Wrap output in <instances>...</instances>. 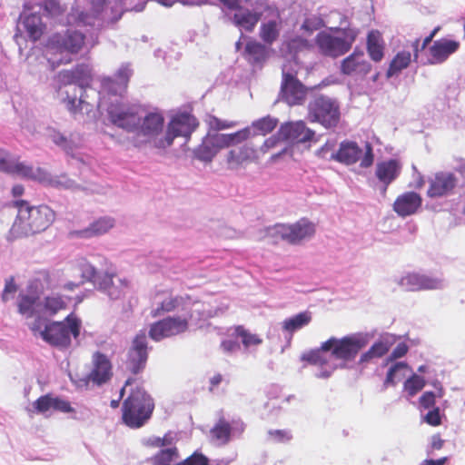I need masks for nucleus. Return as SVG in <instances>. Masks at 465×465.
<instances>
[{
	"label": "nucleus",
	"instance_id": "f704fd0d",
	"mask_svg": "<svg viewBox=\"0 0 465 465\" xmlns=\"http://www.w3.org/2000/svg\"><path fill=\"white\" fill-rule=\"evenodd\" d=\"M411 63V54L409 51L398 52L391 61L386 77L391 78L398 75L402 70L406 69Z\"/></svg>",
	"mask_w": 465,
	"mask_h": 465
},
{
	"label": "nucleus",
	"instance_id": "13d9d810",
	"mask_svg": "<svg viewBox=\"0 0 465 465\" xmlns=\"http://www.w3.org/2000/svg\"><path fill=\"white\" fill-rule=\"evenodd\" d=\"M268 434L272 440L279 443L287 442L292 438L291 431L287 430H271Z\"/></svg>",
	"mask_w": 465,
	"mask_h": 465
},
{
	"label": "nucleus",
	"instance_id": "a211bd4d",
	"mask_svg": "<svg viewBox=\"0 0 465 465\" xmlns=\"http://www.w3.org/2000/svg\"><path fill=\"white\" fill-rule=\"evenodd\" d=\"M460 46L459 41L450 40L448 38H441L433 41L432 45L429 47V59L430 64H443L448 58L456 53Z\"/></svg>",
	"mask_w": 465,
	"mask_h": 465
},
{
	"label": "nucleus",
	"instance_id": "4d7b16f0",
	"mask_svg": "<svg viewBox=\"0 0 465 465\" xmlns=\"http://www.w3.org/2000/svg\"><path fill=\"white\" fill-rule=\"evenodd\" d=\"M53 411L64 413L74 412V409L71 406L70 402L60 397H53Z\"/></svg>",
	"mask_w": 465,
	"mask_h": 465
},
{
	"label": "nucleus",
	"instance_id": "e433bc0d",
	"mask_svg": "<svg viewBox=\"0 0 465 465\" xmlns=\"http://www.w3.org/2000/svg\"><path fill=\"white\" fill-rule=\"evenodd\" d=\"M392 342L388 340H379L371 347L361 355L360 363L367 362L373 358L384 356L391 349Z\"/></svg>",
	"mask_w": 465,
	"mask_h": 465
},
{
	"label": "nucleus",
	"instance_id": "69168bd1",
	"mask_svg": "<svg viewBox=\"0 0 465 465\" xmlns=\"http://www.w3.org/2000/svg\"><path fill=\"white\" fill-rule=\"evenodd\" d=\"M336 141L335 140H328L318 151L317 155L321 158H327V154L330 153H335Z\"/></svg>",
	"mask_w": 465,
	"mask_h": 465
},
{
	"label": "nucleus",
	"instance_id": "e2e57ef3",
	"mask_svg": "<svg viewBox=\"0 0 465 465\" xmlns=\"http://www.w3.org/2000/svg\"><path fill=\"white\" fill-rule=\"evenodd\" d=\"M17 291V286L15 283L14 278L10 277L5 281V288L2 293L3 302L9 300V294H14Z\"/></svg>",
	"mask_w": 465,
	"mask_h": 465
},
{
	"label": "nucleus",
	"instance_id": "a18cd8bd",
	"mask_svg": "<svg viewBox=\"0 0 465 465\" xmlns=\"http://www.w3.org/2000/svg\"><path fill=\"white\" fill-rule=\"evenodd\" d=\"M425 386V380L417 375L413 374L404 382V390L407 391L408 395L413 397L420 391L423 389Z\"/></svg>",
	"mask_w": 465,
	"mask_h": 465
},
{
	"label": "nucleus",
	"instance_id": "7ed1b4c3",
	"mask_svg": "<svg viewBox=\"0 0 465 465\" xmlns=\"http://www.w3.org/2000/svg\"><path fill=\"white\" fill-rule=\"evenodd\" d=\"M153 410V398L143 387L136 386L123 402L122 419L130 428H141L152 417Z\"/></svg>",
	"mask_w": 465,
	"mask_h": 465
},
{
	"label": "nucleus",
	"instance_id": "20e7f679",
	"mask_svg": "<svg viewBox=\"0 0 465 465\" xmlns=\"http://www.w3.org/2000/svg\"><path fill=\"white\" fill-rule=\"evenodd\" d=\"M81 327V320L74 313H70L64 321L45 324L42 339L52 346L67 348L71 345L72 337H79Z\"/></svg>",
	"mask_w": 465,
	"mask_h": 465
},
{
	"label": "nucleus",
	"instance_id": "052dcab7",
	"mask_svg": "<svg viewBox=\"0 0 465 465\" xmlns=\"http://www.w3.org/2000/svg\"><path fill=\"white\" fill-rule=\"evenodd\" d=\"M408 351L409 346L405 342L398 343L392 352L387 358V362H391L397 359L402 358L407 354Z\"/></svg>",
	"mask_w": 465,
	"mask_h": 465
},
{
	"label": "nucleus",
	"instance_id": "864d4df0",
	"mask_svg": "<svg viewBox=\"0 0 465 465\" xmlns=\"http://www.w3.org/2000/svg\"><path fill=\"white\" fill-rule=\"evenodd\" d=\"M114 273L104 272L99 274L94 280V285L101 291L106 292L107 290L114 284Z\"/></svg>",
	"mask_w": 465,
	"mask_h": 465
},
{
	"label": "nucleus",
	"instance_id": "412c9836",
	"mask_svg": "<svg viewBox=\"0 0 465 465\" xmlns=\"http://www.w3.org/2000/svg\"><path fill=\"white\" fill-rule=\"evenodd\" d=\"M253 135H255V134L252 132V127L248 126L232 134H217L210 135L208 138L218 153L221 149L242 144Z\"/></svg>",
	"mask_w": 465,
	"mask_h": 465
},
{
	"label": "nucleus",
	"instance_id": "79ce46f5",
	"mask_svg": "<svg viewBox=\"0 0 465 465\" xmlns=\"http://www.w3.org/2000/svg\"><path fill=\"white\" fill-rule=\"evenodd\" d=\"M217 152L209 140L205 139L194 151L195 157L203 162H211Z\"/></svg>",
	"mask_w": 465,
	"mask_h": 465
},
{
	"label": "nucleus",
	"instance_id": "3c124183",
	"mask_svg": "<svg viewBox=\"0 0 465 465\" xmlns=\"http://www.w3.org/2000/svg\"><path fill=\"white\" fill-rule=\"evenodd\" d=\"M407 368H408V364L403 361L396 362L392 366H391V368L389 369V371L387 372V375H386V378H385V381L383 383V387L386 389L389 386H394L396 384V381H395L396 373L399 371L407 369Z\"/></svg>",
	"mask_w": 465,
	"mask_h": 465
},
{
	"label": "nucleus",
	"instance_id": "ea45409f",
	"mask_svg": "<svg viewBox=\"0 0 465 465\" xmlns=\"http://www.w3.org/2000/svg\"><path fill=\"white\" fill-rule=\"evenodd\" d=\"M232 433V427L229 422L224 420H220L215 426L211 430V434L213 439L223 444L230 440Z\"/></svg>",
	"mask_w": 465,
	"mask_h": 465
},
{
	"label": "nucleus",
	"instance_id": "f8f14e48",
	"mask_svg": "<svg viewBox=\"0 0 465 465\" xmlns=\"http://www.w3.org/2000/svg\"><path fill=\"white\" fill-rule=\"evenodd\" d=\"M280 95L289 105L302 104L306 99L307 87L292 73L282 72Z\"/></svg>",
	"mask_w": 465,
	"mask_h": 465
},
{
	"label": "nucleus",
	"instance_id": "6ab92c4d",
	"mask_svg": "<svg viewBox=\"0 0 465 465\" xmlns=\"http://www.w3.org/2000/svg\"><path fill=\"white\" fill-rule=\"evenodd\" d=\"M266 10L270 12L272 18L261 25L259 36L264 44L271 45L280 36L282 28V18L277 7L268 6Z\"/></svg>",
	"mask_w": 465,
	"mask_h": 465
},
{
	"label": "nucleus",
	"instance_id": "473e14b6",
	"mask_svg": "<svg viewBox=\"0 0 465 465\" xmlns=\"http://www.w3.org/2000/svg\"><path fill=\"white\" fill-rule=\"evenodd\" d=\"M6 173H15L21 175L22 177L44 181L47 178V173L42 168H37L34 170L32 166L26 165L24 163L20 162H12L11 165H9L8 171Z\"/></svg>",
	"mask_w": 465,
	"mask_h": 465
},
{
	"label": "nucleus",
	"instance_id": "6e6552de",
	"mask_svg": "<svg viewBox=\"0 0 465 465\" xmlns=\"http://www.w3.org/2000/svg\"><path fill=\"white\" fill-rule=\"evenodd\" d=\"M198 126L199 122L194 115L188 113L177 114L169 122L164 138L156 141L154 145L157 148H166L171 146L174 138L178 136L189 139Z\"/></svg>",
	"mask_w": 465,
	"mask_h": 465
},
{
	"label": "nucleus",
	"instance_id": "7c9ffc66",
	"mask_svg": "<svg viewBox=\"0 0 465 465\" xmlns=\"http://www.w3.org/2000/svg\"><path fill=\"white\" fill-rule=\"evenodd\" d=\"M233 15L235 25L243 28L247 32H252L261 19L262 14L252 12L243 6H237Z\"/></svg>",
	"mask_w": 465,
	"mask_h": 465
},
{
	"label": "nucleus",
	"instance_id": "a878e982",
	"mask_svg": "<svg viewBox=\"0 0 465 465\" xmlns=\"http://www.w3.org/2000/svg\"><path fill=\"white\" fill-rule=\"evenodd\" d=\"M401 172V163L397 159H390L380 162L376 164L375 175L383 183V194L386 193L388 186L396 180Z\"/></svg>",
	"mask_w": 465,
	"mask_h": 465
},
{
	"label": "nucleus",
	"instance_id": "37998d69",
	"mask_svg": "<svg viewBox=\"0 0 465 465\" xmlns=\"http://www.w3.org/2000/svg\"><path fill=\"white\" fill-rule=\"evenodd\" d=\"M178 457L177 448H169L161 450L153 458V465H172L173 461Z\"/></svg>",
	"mask_w": 465,
	"mask_h": 465
},
{
	"label": "nucleus",
	"instance_id": "c756f323",
	"mask_svg": "<svg viewBox=\"0 0 465 465\" xmlns=\"http://www.w3.org/2000/svg\"><path fill=\"white\" fill-rule=\"evenodd\" d=\"M243 56L251 65H262L268 58V50L265 45L250 40L245 45Z\"/></svg>",
	"mask_w": 465,
	"mask_h": 465
},
{
	"label": "nucleus",
	"instance_id": "0e129e2a",
	"mask_svg": "<svg viewBox=\"0 0 465 465\" xmlns=\"http://www.w3.org/2000/svg\"><path fill=\"white\" fill-rule=\"evenodd\" d=\"M45 10L47 11L51 15H57L63 12V8L58 1L56 0H45Z\"/></svg>",
	"mask_w": 465,
	"mask_h": 465
},
{
	"label": "nucleus",
	"instance_id": "4c0bfd02",
	"mask_svg": "<svg viewBox=\"0 0 465 465\" xmlns=\"http://www.w3.org/2000/svg\"><path fill=\"white\" fill-rule=\"evenodd\" d=\"M66 307V302L59 295L46 296L43 300V312L49 316L57 314L59 312L65 310Z\"/></svg>",
	"mask_w": 465,
	"mask_h": 465
},
{
	"label": "nucleus",
	"instance_id": "0eeeda50",
	"mask_svg": "<svg viewBox=\"0 0 465 465\" xmlns=\"http://www.w3.org/2000/svg\"><path fill=\"white\" fill-rule=\"evenodd\" d=\"M308 109L311 120L325 128H334L340 122V105L336 99L322 94L315 96L310 102Z\"/></svg>",
	"mask_w": 465,
	"mask_h": 465
},
{
	"label": "nucleus",
	"instance_id": "c03bdc74",
	"mask_svg": "<svg viewBox=\"0 0 465 465\" xmlns=\"http://www.w3.org/2000/svg\"><path fill=\"white\" fill-rule=\"evenodd\" d=\"M278 121L271 116L262 117L254 121L252 127L259 132V134L266 135L272 133L277 126Z\"/></svg>",
	"mask_w": 465,
	"mask_h": 465
},
{
	"label": "nucleus",
	"instance_id": "f3484780",
	"mask_svg": "<svg viewBox=\"0 0 465 465\" xmlns=\"http://www.w3.org/2000/svg\"><path fill=\"white\" fill-rule=\"evenodd\" d=\"M114 225V218L111 216H102L95 219L88 226L83 229L71 231L69 232V236L75 239L96 238L109 232Z\"/></svg>",
	"mask_w": 465,
	"mask_h": 465
},
{
	"label": "nucleus",
	"instance_id": "c9c22d12",
	"mask_svg": "<svg viewBox=\"0 0 465 465\" xmlns=\"http://www.w3.org/2000/svg\"><path fill=\"white\" fill-rule=\"evenodd\" d=\"M312 321L310 312H302L282 322V329L290 333L296 331L308 325Z\"/></svg>",
	"mask_w": 465,
	"mask_h": 465
},
{
	"label": "nucleus",
	"instance_id": "ddd939ff",
	"mask_svg": "<svg viewBox=\"0 0 465 465\" xmlns=\"http://www.w3.org/2000/svg\"><path fill=\"white\" fill-rule=\"evenodd\" d=\"M188 320L182 317H166L153 322L149 330L152 340L159 341L164 338L178 335L188 330Z\"/></svg>",
	"mask_w": 465,
	"mask_h": 465
},
{
	"label": "nucleus",
	"instance_id": "cd10ccee",
	"mask_svg": "<svg viewBox=\"0 0 465 465\" xmlns=\"http://www.w3.org/2000/svg\"><path fill=\"white\" fill-rule=\"evenodd\" d=\"M164 118L159 113H149L139 125L136 136H143L142 142H148L152 137L157 135L163 127Z\"/></svg>",
	"mask_w": 465,
	"mask_h": 465
},
{
	"label": "nucleus",
	"instance_id": "bb28decb",
	"mask_svg": "<svg viewBox=\"0 0 465 465\" xmlns=\"http://www.w3.org/2000/svg\"><path fill=\"white\" fill-rule=\"evenodd\" d=\"M421 203L422 199L419 193L406 192L396 198L393 210L398 215L406 217L414 214L421 206Z\"/></svg>",
	"mask_w": 465,
	"mask_h": 465
},
{
	"label": "nucleus",
	"instance_id": "423d86ee",
	"mask_svg": "<svg viewBox=\"0 0 465 465\" xmlns=\"http://www.w3.org/2000/svg\"><path fill=\"white\" fill-rule=\"evenodd\" d=\"M329 160L336 161L345 165H351L360 161V166L369 168L373 164V149L370 143H366L364 153L354 141L345 140L340 143L339 149L331 153Z\"/></svg>",
	"mask_w": 465,
	"mask_h": 465
},
{
	"label": "nucleus",
	"instance_id": "2f4dec72",
	"mask_svg": "<svg viewBox=\"0 0 465 465\" xmlns=\"http://www.w3.org/2000/svg\"><path fill=\"white\" fill-rule=\"evenodd\" d=\"M63 78L67 84H74L81 88H85L92 81L91 70L85 64H78L74 69L64 72Z\"/></svg>",
	"mask_w": 465,
	"mask_h": 465
},
{
	"label": "nucleus",
	"instance_id": "c85d7f7f",
	"mask_svg": "<svg viewBox=\"0 0 465 465\" xmlns=\"http://www.w3.org/2000/svg\"><path fill=\"white\" fill-rule=\"evenodd\" d=\"M385 41L381 33L378 30H371L367 35L366 49L370 58L379 63L384 58Z\"/></svg>",
	"mask_w": 465,
	"mask_h": 465
},
{
	"label": "nucleus",
	"instance_id": "de8ad7c7",
	"mask_svg": "<svg viewBox=\"0 0 465 465\" xmlns=\"http://www.w3.org/2000/svg\"><path fill=\"white\" fill-rule=\"evenodd\" d=\"M36 302L35 297L22 295L18 302V311L22 314L32 317L35 313L34 308Z\"/></svg>",
	"mask_w": 465,
	"mask_h": 465
},
{
	"label": "nucleus",
	"instance_id": "8fccbe9b",
	"mask_svg": "<svg viewBox=\"0 0 465 465\" xmlns=\"http://www.w3.org/2000/svg\"><path fill=\"white\" fill-rule=\"evenodd\" d=\"M119 285L114 283L105 292L112 300H119L124 297L125 290L129 287L126 280H119Z\"/></svg>",
	"mask_w": 465,
	"mask_h": 465
},
{
	"label": "nucleus",
	"instance_id": "1a4fd4ad",
	"mask_svg": "<svg viewBox=\"0 0 465 465\" xmlns=\"http://www.w3.org/2000/svg\"><path fill=\"white\" fill-rule=\"evenodd\" d=\"M365 346L366 341L357 335H349L341 339L331 337L322 343V350L331 351L333 358L344 361L354 360Z\"/></svg>",
	"mask_w": 465,
	"mask_h": 465
},
{
	"label": "nucleus",
	"instance_id": "9b49d317",
	"mask_svg": "<svg viewBox=\"0 0 465 465\" xmlns=\"http://www.w3.org/2000/svg\"><path fill=\"white\" fill-rule=\"evenodd\" d=\"M148 341L144 331L137 333L127 352L125 366L128 371L137 375L143 371L148 361Z\"/></svg>",
	"mask_w": 465,
	"mask_h": 465
},
{
	"label": "nucleus",
	"instance_id": "b1692460",
	"mask_svg": "<svg viewBox=\"0 0 465 465\" xmlns=\"http://www.w3.org/2000/svg\"><path fill=\"white\" fill-rule=\"evenodd\" d=\"M371 70V64L366 60L362 50L355 49L341 64V72L343 74H367Z\"/></svg>",
	"mask_w": 465,
	"mask_h": 465
},
{
	"label": "nucleus",
	"instance_id": "5fc2aeb1",
	"mask_svg": "<svg viewBox=\"0 0 465 465\" xmlns=\"http://www.w3.org/2000/svg\"><path fill=\"white\" fill-rule=\"evenodd\" d=\"M287 47L291 53H297L299 51L308 49L310 47V43L308 40L301 36H295L287 42Z\"/></svg>",
	"mask_w": 465,
	"mask_h": 465
},
{
	"label": "nucleus",
	"instance_id": "bf43d9fd",
	"mask_svg": "<svg viewBox=\"0 0 465 465\" xmlns=\"http://www.w3.org/2000/svg\"><path fill=\"white\" fill-rule=\"evenodd\" d=\"M280 141H282V137L279 135V131L276 134L267 138L262 145L258 148L259 153H262V154H265L269 152V150L274 148L277 146Z\"/></svg>",
	"mask_w": 465,
	"mask_h": 465
},
{
	"label": "nucleus",
	"instance_id": "aec40b11",
	"mask_svg": "<svg viewBox=\"0 0 465 465\" xmlns=\"http://www.w3.org/2000/svg\"><path fill=\"white\" fill-rule=\"evenodd\" d=\"M399 284L406 291L415 292L440 289L442 286V281L425 274L412 272L403 276Z\"/></svg>",
	"mask_w": 465,
	"mask_h": 465
},
{
	"label": "nucleus",
	"instance_id": "4468645a",
	"mask_svg": "<svg viewBox=\"0 0 465 465\" xmlns=\"http://www.w3.org/2000/svg\"><path fill=\"white\" fill-rule=\"evenodd\" d=\"M233 147L228 151L225 156V162L229 169L237 170L250 163L259 162V150L252 143H245L241 146Z\"/></svg>",
	"mask_w": 465,
	"mask_h": 465
},
{
	"label": "nucleus",
	"instance_id": "5701e85b",
	"mask_svg": "<svg viewBox=\"0 0 465 465\" xmlns=\"http://www.w3.org/2000/svg\"><path fill=\"white\" fill-rule=\"evenodd\" d=\"M156 295L162 296L163 299L151 312V315L153 317H158L165 313L173 312L179 308H183L184 304L190 300L189 295H173L170 291H160L156 293Z\"/></svg>",
	"mask_w": 465,
	"mask_h": 465
},
{
	"label": "nucleus",
	"instance_id": "49530a36",
	"mask_svg": "<svg viewBox=\"0 0 465 465\" xmlns=\"http://www.w3.org/2000/svg\"><path fill=\"white\" fill-rule=\"evenodd\" d=\"M50 410H53V396L45 394L40 396L33 402V411L38 414H44Z\"/></svg>",
	"mask_w": 465,
	"mask_h": 465
},
{
	"label": "nucleus",
	"instance_id": "09e8293b",
	"mask_svg": "<svg viewBox=\"0 0 465 465\" xmlns=\"http://www.w3.org/2000/svg\"><path fill=\"white\" fill-rule=\"evenodd\" d=\"M323 352H326L322 349V346L318 349L312 350L303 354L302 360L314 365H324L327 363L326 358L323 356Z\"/></svg>",
	"mask_w": 465,
	"mask_h": 465
},
{
	"label": "nucleus",
	"instance_id": "39448f33",
	"mask_svg": "<svg viewBox=\"0 0 465 465\" xmlns=\"http://www.w3.org/2000/svg\"><path fill=\"white\" fill-rule=\"evenodd\" d=\"M339 35L321 32L316 35L315 43L320 52L326 56L338 57L346 54L355 42L358 31L354 28L339 30Z\"/></svg>",
	"mask_w": 465,
	"mask_h": 465
},
{
	"label": "nucleus",
	"instance_id": "2eb2a0df",
	"mask_svg": "<svg viewBox=\"0 0 465 465\" xmlns=\"http://www.w3.org/2000/svg\"><path fill=\"white\" fill-rule=\"evenodd\" d=\"M113 377V365L109 358L101 351L92 356V369L86 376V383L92 382L101 386L107 383Z\"/></svg>",
	"mask_w": 465,
	"mask_h": 465
},
{
	"label": "nucleus",
	"instance_id": "a19ab883",
	"mask_svg": "<svg viewBox=\"0 0 465 465\" xmlns=\"http://www.w3.org/2000/svg\"><path fill=\"white\" fill-rule=\"evenodd\" d=\"M267 398L268 401L265 402L264 406L270 409V411L281 408L280 404H278L279 400H281L282 402H288L290 399V397H282V390L276 385H272L268 388Z\"/></svg>",
	"mask_w": 465,
	"mask_h": 465
},
{
	"label": "nucleus",
	"instance_id": "dca6fc26",
	"mask_svg": "<svg viewBox=\"0 0 465 465\" xmlns=\"http://www.w3.org/2000/svg\"><path fill=\"white\" fill-rule=\"evenodd\" d=\"M457 185V178L450 172H438L429 180L427 195L440 198L450 194Z\"/></svg>",
	"mask_w": 465,
	"mask_h": 465
},
{
	"label": "nucleus",
	"instance_id": "680f3d73",
	"mask_svg": "<svg viewBox=\"0 0 465 465\" xmlns=\"http://www.w3.org/2000/svg\"><path fill=\"white\" fill-rule=\"evenodd\" d=\"M424 420L431 426H439L441 423V418L440 414V409L434 408L432 411H430L424 417Z\"/></svg>",
	"mask_w": 465,
	"mask_h": 465
},
{
	"label": "nucleus",
	"instance_id": "9d476101",
	"mask_svg": "<svg viewBox=\"0 0 465 465\" xmlns=\"http://www.w3.org/2000/svg\"><path fill=\"white\" fill-rule=\"evenodd\" d=\"M271 231L272 235L290 244H299L315 234L316 226L308 219L302 218L292 224H276Z\"/></svg>",
	"mask_w": 465,
	"mask_h": 465
},
{
	"label": "nucleus",
	"instance_id": "393cba45",
	"mask_svg": "<svg viewBox=\"0 0 465 465\" xmlns=\"http://www.w3.org/2000/svg\"><path fill=\"white\" fill-rule=\"evenodd\" d=\"M109 117L112 123L128 132L138 133L142 118L133 109L117 110L111 109Z\"/></svg>",
	"mask_w": 465,
	"mask_h": 465
},
{
	"label": "nucleus",
	"instance_id": "72a5a7b5",
	"mask_svg": "<svg viewBox=\"0 0 465 465\" xmlns=\"http://www.w3.org/2000/svg\"><path fill=\"white\" fill-rule=\"evenodd\" d=\"M23 24L28 37L32 41L35 42L42 37L45 25L40 15L30 14L25 17Z\"/></svg>",
	"mask_w": 465,
	"mask_h": 465
},
{
	"label": "nucleus",
	"instance_id": "6e6d98bb",
	"mask_svg": "<svg viewBox=\"0 0 465 465\" xmlns=\"http://www.w3.org/2000/svg\"><path fill=\"white\" fill-rule=\"evenodd\" d=\"M210 128L214 131H221L233 128L237 125V122L229 120H221L216 116H212L209 120Z\"/></svg>",
	"mask_w": 465,
	"mask_h": 465
},
{
	"label": "nucleus",
	"instance_id": "774afa93",
	"mask_svg": "<svg viewBox=\"0 0 465 465\" xmlns=\"http://www.w3.org/2000/svg\"><path fill=\"white\" fill-rule=\"evenodd\" d=\"M420 405L425 408L429 409L430 407H433L435 404V394L432 391H426L424 392L420 398Z\"/></svg>",
	"mask_w": 465,
	"mask_h": 465
},
{
	"label": "nucleus",
	"instance_id": "58836bf2",
	"mask_svg": "<svg viewBox=\"0 0 465 465\" xmlns=\"http://www.w3.org/2000/svg\"><path fill=\"white\" fill-rule=\"evenodd\" d=\"M234 333L236 337L241 338L242 343L245 348L258 346L262 343V339L259 335L252 333L242 325L235 326Z\"/></svg>",
	"mask_w": 465,
	"mask_h": 465
},
{
	"label": "nucleus",
	"instance_id": "f257e3e1",
	"mask_svg": "<svg viewBox=\"0 0 465 465\" xmlns=\"http://www.w3.org/2000/svg\"><path fill=\"white\" fill-rule=\"evenodd\" d=\"M18 213L12 231L18 235H28L44 232L54 221L55 213L47 205L31 206L27 201L17 200L13 203Z\"/></svg>",
	"mask_w": 465,
	"mask_h": 465
},
{
	"label": "nucleus",
	"instance_id": "4be33fe9",
	"mask_svg": "<svg viewBox=\"0 0 465 465\" xmlns=\"http://www.w3.org/2000/svg\"><path fill=\"white\" fill-rule=\"evenodd\" d=\"M279 135L282 141L292 143H305L312 140L314 132L300 121L282 124L279 129Z\"/></svg>",
	"mask_w": 465,
	"mask_h": 465
},
{
	"label": "nucleus",
	"instance_id": "f03ea898",
	"mask_svg": "<svg viewBox=\"0 0 465 465\" xmlns=\"http://www.w3.org/2000/svg\"><path fill=\"white\" fill-rule=\"evenodd\" d=\"M86 44V35L76 29L68 28L53 34L45 44V56L53 66L68 64L72 61L68 55H76L83 51Z\"/></svg>",
	"mask_w": 465,
	"mask_h": 465
},
{
	"label": "nucleus",
	"instance_id": "603ef678",
	"mask_svg": "<svg viewBox=\"0 0 465 465\" xmlns=\"http://www.w3.org/2000/svg\"><path fill=\"white\" fill-rule=\"evenodd\" d=\"M81 272H82V278L83 281L81 283H84V282H92L94 283V280L98 277L99 274H97L96 269L94 265L89 263L88 262H84L80 264Z\"/></svg>",
	"mask_w": 465,
	"mask_h": 465
},
{
	"label": "nucleus",
	"instance_id": "338daca9",
	"mask_svg": "<svg viewBox=\"0 0 465 465\" xmlns=\"http://www.w3.org/2000/svg\"><path fill=\"white\" fill-rule=\"evenodd\" d=\"M52 140L55 144L63 147L64 150L72 149L70 141L60 133H54L52 134Z\"/></svg>",
	"mask_w": 465,
	"mask_h": 465
}]
</instances>
